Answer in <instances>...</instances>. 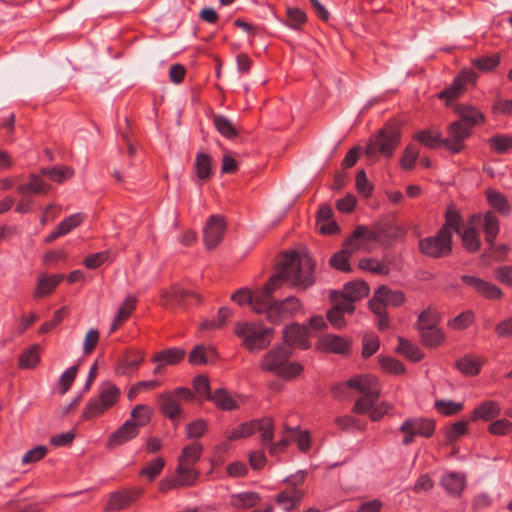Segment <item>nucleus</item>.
<instances>
[{"label": "nucleus", "instance_id": "31", "mask_svg": "<svg viewBox=\"0 0 512 512\" xmlns=\"http://www.w3.org/2000/svg\"><path fill=\"white\" fill-rule=\"evenodd\" d=\"M62 279L63 275H39L37 285L34 291V297L41 298L51 294L62 281Z\"/></svg>", "mask_w": 512, "mask_h": 512}, {"label": "nucleus", "instance_id": "35", "mask_svg": "<svg viewBox=\"0 0 512 512\" xmlns=\"http://www.w3.org/2000/svg\"><path fill=\"white\" fill-rule=\"evenodd\" d=\"M484 360L473 355H465L456 362L457 369L466 376H476L480 373Z\"/></svg>", "mask_w": 512, "mask_h": 512}, {"label": "nucleus", "instance_id": "45", "mask_svg": "<svg viewBox=\"0 0 512 512\" xmlns=\"http://www.w3.org/2000/svg\"><path fill=\"white\" fill-rule=\"evenodd\" d=\"M354 253L348 249V247L344 244V248L335 253L329 260V263L335 269L342 272L351 271V266L349 263V258Z\"/></svg>", "mask_w": 512, "mask_h": 512}, {"label": "nucleus", "instance_id": "32", "mask_svg": "<svg viewBox=\"0 0 512 512\" xmlns=\"http://www.w3.org/2000/svg\"><path fill=\"white\" fill-rule=\"evenodd\" d=\"M208 401L213 402L218 409L223 411H232L239 408L237 401L224 388L216 389Z\"/></svg>", "mask_w": 512, "mask_h": 512}, {"label": "nucleus", "instance_id": "50", "mask_svg": "<svg viewBox=\"0 0 512 512\" xmlns=\"http://www.w3.org/2000/svg\"><path fill=\"white\" fill-rule=\"evenodd\" d=\"M421 341L428 348H435L441 345L445 339L443 332L438 327L420 331Z\"/></svg>", "mask_w": 512, "mask_h": 512}, {"label": "nucleus", "instance_id": "56", "mask_svg": "<svg viewBox=\"0 0 512 512\" xmlns=\"http://www.w3.org/2000/svg\"><path fill=\"white\" fill-rule=\"evenodd\" d=\"M193 388L201 401H208L212 396L209 379L205 375H198L193 379Z\"/></svg>", "mask_w": 512, "mask_h": 512}, {"label": "nucleus", "instance_id": "29", "mask_svg": "<svg viewBox=\"0 0 512 512\" xmlns=\"http://www.w3.org/2000/svg\"><path fill=\"white\" fill-rule=\"evenodd\" d=\"M303 498V491L292 488L279 492L275 497V501L285 511H291L301 503Z\"/></svg>", "mask_w": 512, "mask_h": 512}, {"label": "nucleus", "instance_id": "22", "mask_svg": "<svg viewBox=\"0 0 512 512\" xmlns=\"http://www.w3.org/2000/svg\"><path fill=\"white\" fill-rule=\"evenodd\" d=\"M319 350L326 353L347 354L350 349V340L342 336L327 334L322 336L317 344Z\"/></svg>", "mask_w": 512, "mask_h": 512}, {"label": "nucleus", "instance_id": "43", "mask_svg": "<svg viewBox=\"0 0 512 512\" xmlns=\"http://www.w3.org/2000/svg\"><path fill=\"white\" fill-rule=\"evenodd\" d=\"M214 126L217 131L225 138L231 139L237 136L238 130L229 118L223 115L213 117Z\"/></svg>", "mask_w": 512, "mask_h": 512}, {"label": "nucleus", "instance_id": "63", "mask_svg": "<svg viewBox=\"0 0 512 512\" xmlns=\"http://www.w3.org/2000/svg\"><path fill=\"white\" fill-rule=\"evenodd\" d=\"M84 220L85 215L83 213H75L66 217L58 224L60 234H68L71 230L81 225Z\"/></svg>", "mask_w": 512, "mask_h": 512}, {"label": "nucleus", "instance_id": "54", "mask_svg": "<svg viewBox=\"0 0 512 512\" xmlns=\"http://www.w3.org/2000/svg\"><path fill=\"white\" fill-rule=\"evenodd\" d=\"M255 433V419L241 423L235 427L229 434L228 440L235 441L248 438Z\"/></svg>", "mask_w": 512, "mask_h": 512}, {"label": "nucleus", "instance_id": "26", "mask_svg": "<svg viewBox=\"0 0 512 512\" xmlns=\"http://www.w3.org/2000/svg\"><path fill=\"white\" fill-rule=\"evenodd\" d=\"M50 190V185L42 180L38 174H31L28 182L21 184L17 187V192L20 195H43L47 194Z\"/></svg>", "mask_w": 512, "mask_h": 512}, {"label": "nucleus", "instance_id": "61", "mask_svg": "<svg viewBox=\"0 0 512 512\" xmlns=\"http://www.w3.org/2000/svg\"><path fill=\"white\" fill-rule=\"evenodd\" d=\"M359 268L376 274H388L389 268L382 261L374 258H363L359 261Z\"/></svg>", "mask_w": 512, "mask_h": 512}, {"label": "nucleus", "instance_id": "53", "mask_svg": "<svg viewBox=\"0 0 512 512\" xmlns=\"http://www.w3.org/2000/svg\"><path fill=\"white\" fill-rule=\"evenodd\" d=\"M434 407L438 413L444 416H452L462 411L464 404L462 402L441 399L435 401Z\"/></svg>", "mask_w": 512, "mask_h": 512}, {"label": "nucleus", "instance_id": "52", "mask_svg": "<svg viewBox=\"0 0 512 512\" xmlns=\"http://www.w3.org/2000/svg\"><path fill=\"white\" fill-rule=\"evenodd\" d=\"M165 467V460L162 457H157L148 462L140 471V476L146 477L149 481H153L161 474Z\"/></svg>", "mask_w": 512, "mask_h": 512}, {"label": "nucleus", "instance_id": "41", "mask_svg": "<svg viewBox=\"0 0 512 512\" xmlns=\"http://www.w3.org/2000/svg\"><path fill=\"white\" fill-rule=\"evenodd\" d=\"M260 502V496L256 492H243L233 495L231 505L237 509H248Z\"/></svg>", "mask_w": 512, "mask_h": 512}, {"label": "nucleus", "instance_id": "4", "mask_svg": "<svg viewBox=\"0 0 512 512\" xmlns=\"http://www.w3.org/2000/svg\"><path fill=\"white\" fill-rule=\"evenodd\" d=\"M401 140L400 129L393 124H386L374 136H372L366 146V155L374 158L378 154L390 158Z\"/></svg>", "mask_w": 512, "mask_h": 512}, {"label": "nucleus", "instance_id": "1", "mask_svg": "<svg viewBox=\"0 0 512 512\" xmlns=\"http://www.w3.org/2000/svg\"><path fill=\"white\" fill-rule=\"evenodd\" d=\"M315 261L307 253L287 252L279 263V282L286 280L299 290H306L315 282Z\"/></svg>", "mask_w": 512, "mask_h": 512}, {"label": "nucleus", "instance_id": "15", "mask_svg": "<svg viewBox=\"0 0 512 512\" xmlns=\"http://www.w3.org/2000/svg\"><path fill=\"white\" fill-rule=\"evenodd\" d=\"M477 78L476 73L469 68L462 69L454 78L453 82L438 94V98L444 100L446 104H450L464 93L469 83H474Z\"/></svg>", "mask_w": 512, "mask_h": 512}, {"label": "nucleus", "instance_id": "21", "mask_svg": "<svg viewBox=\"0 0 512 512\" xmlns=\"http://www.w3.org/2000/svg\"><path fill=\"white\" fill-rule=\"evenodd\" d=\"M158 401L161 413L169 418L174 426H178V419L183 411L178 397L174 395L173 391L164 392L158 396Z\"/></svg>", "mask_w": 512, "mask_h": 512}, {"label": "nucleus", "instance_id": "2", "mask_svg": "<svg viewBox=\"0 0 512 512\" xmlns=\"http://www.w3.org/2000/svg\"><path fill=\"white\" fill-rule=\"evenodd\" d=\"M291 354L290 348L282 345L275 346L262 357L260 368L280 378L293 379L302 373L303 366L298 362H290Z\"/></svg>", "mask_w": 512, "mask_h": 512}, {"label": "nucleus", "instance_id": "49", "mask_svg": "<svg viewBox=\"0 0 512 512\" xmlns=\"http://www.w3.org/2000/svg\"><path fill=\"white\" fill-rule=\"evenodd\" d=\"M490 149L498 154H504L512 149V136L497 134L488 139Z\"/></svg>", "mask_w": 512, "mask_h": 512}, {"label": "nucleus", "instance_id": "39", "mask_svg": "<svg viewBox=\"0 0 512 512\" xmlns=\"http://www.w3.org/2000/svg\"><path fill=\"white\" fill-rule=\"evenodd\" d=\"M396 350L398 353L402 354L405 358L412 362H419L424 356L421 349L417 345L411 343L403 337H398V346Z\"/></svg>", "mask_w": 512, "mask_h": 512}, {"label": "nucleus", "instance_id": "10", "mask_svg": "<svg viewBox=\"0 0 512 512\" xmlns=\"http://www.w3.org/2000/svg\"><path fill=\"white\" fill-rule=\"evenodd\" d=\"M347 388L354 389L363 395L379 397L380 388L378 380L372 375H357L351 377L344 383H340L334 387V395L340 397Z\"/></svg>", "mask_w": 512, "mask_h": 512}, {"label": "nucleus", "instance_id": "36", "mask_svg": "<svg viewBox=\"0 0 512 512\" xmlns=\"http://www.w3.org/2000/svg\"><path fill=\"white\" fill-rule=\"evenodd\" d=\"M345 299L357 302L369 294V286L363 281L347 283L341 292Z\"/></svg>", "mask_w": 512, "mask_h": 512}, {"label": "nucleus", "instance_id": "16", "mask_svg": "<svg viewBox=\"0 0 512 512\" xmlns=\"http://www.w3.org/2000/svg\"><path fill=\"white\" fill-rule=\"evenodd\" d=\"M302 310V303L296 297H287L282 301H275L270 308L268 321L272 324H280Z\"/></svg>", "mask_w": 512, "mask_h": 512}, {"label": "nucleus", "instance_id": "40", "mask_svg": "<svg viewBox=\"0 0 512 512\" xmlns=\"http://www.w3.org/2000/svg\"><path fill=\"white\" fill-rule=\"evenodd\" d=\"M483 231L486 242L492 245L499 233V221L493 212L485 213L483 217Z\"/></svg>", "mask_w": 512, "mask_h": 512}, {"label": "nucleus", "instance_id": "18", "mask_svg": "<svg viewBox=\"0 0 512 512\" xmlns=\"http://www.w3.org/2000/svg\"><path fill=\"white\" fill-rule=\"evenodd\" d=\"M161 298L163 305L170 308L184 307L190 298L195 299L196 302L200 301L198 293L183 289L180 286H172L169 290L162 291Z\"/></svg>", "mask_w": 512, "mask_h": 512}, {"label": "nucleus", "instance_id": "64", "mask_svg": "<svg viewBox=\"0 0 512 512\" xmlns=\"http://www.w3.org/2000/svg\"><path fill=\"white\" fill-rule=\"evenodd\" d=\"M463 246L470 252H476L480 247V238L474 228H468L462 235Z\"/></svg>", "mask_w": 512, "mask_h": 512}, {"label": "nucleus", "instance_id": "17", "mask_svg": "<svg viewBox=\"0 0 512 512\" xmlns=\"http://www.w3.org/2000/svg\"><path fill=\"white\" fill-rule=\"evenodd\" d=\"M226 229L225 219L220 215H212L203 230V238L206 248L216 247L224 236Z\"/></svg>", "mask_w": 512, "mask_h": 512}, {"label": "nucleus", "instance_id": "14", "mask_svg": "<svg viewBox=\"0 0 512 512\" xmlns=\"http://www.w3.org/2000/svg\"><path fill=\"white\" fill-rule=\"evenodd\" d=\"M470 126L462 121H454L447 127V137L443 138L444 147L451 153H459L465 147V141L471 135Z\"/></svg>", "mask_w": 512, "mask_h": 512}, {"label": "nucleus", "instance_id": "55", "mask_svg": "<svg viewBox=\"0 0 512 512\" xmlns=\"http://www.w3.org/2000/svg\"><path fill=\"white\" fill-rule=\"evenodd\" d=\"M438 322H439L438 313L434 310L428 309L426 311H423L419 315L418 321H417V329L419 330V332L427 330V329H432V328L437 327Z\"/></svg>", "mask_w": 512, "mask_h": 512}, {"label": "nucleus", "instance_id": "28", "mask_svg": "<svg viewBox=\"0 0 512 512\" xmlns=\"http://www.w3.org/2000/svg\"><path fill=\"white\" fill-rule=\"evenodd\" d=\"M455 111L460 117L458 121H462V123L470 126L471 131L475 125L483 124L485 122L484 114L474 106L458 105L455 108Z\"/></svg>", "mask_w": 512, "mask_h": 512}, {"label": "nucleus", "instance_id": "13", "mask_svg": "<svg viewBox=\"0 0 512 512\" xmlns=\"http://www.w3.org/2000/svg\"><path fill=\"white\" fill-rule=\"evenodd\" d=\"M405 302L402 291L392 290L388 286H380L369 300V308L372 312L383 313L387 306L398 307Z\"/></svg>", "mask_w": 512, "mask_h": 512}, {"label": "nucleus", "instance_id": "58", "mask_svg": "<svg viewBox=\"0 0 512 512\" xmlns=\"http://www.w3.org/2000/svg\"><path fill=\"white\" fill-rule=\"evenodd\" d=\"M445 224L441 229H446L447 232L452 236V231L460 233V227L462 223L461 216L455 208H449L445 215Z\"/></svg>", "mask_w": 512, "mask_h": 512}, {"label": "nucleus", "instance_id": "11", "mask_svg": "<svg viewBox=\"0 0 512 512\" xmlns=\"http://www.w3.org/2000/svg\"><path fill=\"white\" fill-rule=\"evenodd\" d=\"M143 494L144 489L140 487H127L111 492L108 496L104 511L117 512L125 510L138 501Z\"/></svg>", "mask_w": 512, "mask_h": 512}, {"label": "nucleus", "instance_id": "9", "mask_svg": "<svg viewBox=\"0 0 512 512\" xmlns=\"http://www.w3.org/2000/svg\"><path fill=\"white\" fill-rule=\"evenodd\" d=\"M200 472L193 466L177 464L175 475L165 477L159 483V490L166 493L170 490L194 486Z\"/></svg>", "mask_w": 512, "mask_h": 512}, {"label": "nucleus", "instance_id": "42", "mask_svg": "<svg viewBox=\"0 0 512 512\" xmlns=\"http://www.w3.org/2000/svg\"><path fill=\"white\" fill-rule=\"evenodd\" d=\"M40 346L37 344L32 345L25 350L19 357L18 365L23 369H31L38 365L40 361Z\"/></svg>", "mask_w": 512, "mask_h": 512}, {"label": "nucleus", "instance_id": "38", "mask_svg": "<svg viewBox=\"0 0 512 512\" xmlns=\"http://www.w3.org/2000/svg\"><path fill=\"white\" fill-rule=\"evenodd\" d=\"M260 433V444L268 446L274 438V422L270 417L255 419V432Z\"/></svg>", "mask_w": 512, "mask_h": 512}, {"label": "nucleus", "instance_id": "37", "mask_svg": "<svg viewBox=\"0 0 512 512\" xmlns=\"http://www.w3.org/2000/svg\"><path fill=\"white\" fill-rule=\"evenodd\" d=\"M185 357V350L179 347L164 349L154 355L153 362H163L166 365H176Z\"/></svg>", "mask_w": 512, "mask_h": 512}, {"label": "nucleus", "instance_id": "60", "mask_svg": "<svg viewBox=\"0 0 512 512\" xmlns=\"http://www.w3.org/2000/svg\"><path fill=\"white\" fill-rule=\"evenodd\" d=\"M208 430V423L204 419H197L187 424L186 437L189 439H199Z\"/></svg>", "mask_w": 512, "mask_h": 512}, {"label": "nucleus", "instance_id": "6", "mask_svg": "<svg viewBox=\"0 0 512 512\" xmlns=\"http://www.w3.org/2000/svg\"><path fill=\"white\" fill-rule=\"evenodd\" d=\"M387 229L383 226L368 227L365 225L357 226L351 236L345 242L350 251L356 253L358 251L370 252V243L377 242L386 244L384 237Z\"/></svg>", "mask_w": 512, "mask_h": 512}, {"label": "nucleus", "instance_id": "46", "mask_svg": "<svg viewBox=\"0 0 512 512\" xmlns=\"http://www.w3.org/2000/svg\"><path fill=\"white\" fill-rule=\"evenodd\" d=\"M286 17V26L293 30H299L307 21L306 13L298 7L288 6L286 8Z\"/></svg>", "mask_w": 512, "mask_h": 512}, {"label": "nucleus", "instance_id": "25", "mask_svg": "<svg viewBox=\"0 0 512 512\" xmlns=\"http://www.w3.org/2000/svg\"><path fill=\"white\" fill-rule=\"evenodd\" d=\"M501 413V408L496 401H484L474 408L471 413V421L476 422L479 420L488 422L498 417Z\"/></svg>", "mask_w": 512, "mask_h": 512}, {"label": "nucleus", "instance_id": "44", "mask_svg": "<svg viewBox=\"0 0 512 512\" xmlns=\"http://www.w3.org/2000/svg\"><path fill=\"white\" fill-rule=\"evenodd\" d=\"M130 419L137 425V429L146 426L152 417V409L144 404L136 405L130 413Z\"/></svg>", "mask_w": 512, "mask_h": 512}, {"label": "nucleus", "instance_id": "59", "mask_svg": "<svg viewBox=\"0 0 512 512\" xmlns=\"http://www.w3.org/2000/svg\"><path fill=\"white\" fill-rule=\"evenodd\" d=\"M43 175H47L51 180L62 183L66 179H69L73 175V170L69 167H52L43 168L41 170Z\"/></svg>", "mask_w": 512, "mask_h": 512}, {"label": "nucleus", "instance_id": "3", "mask_svg": "<svg viewBox=\"0 0 512 512\" xmlns=\"http://www.w3.org/2000/svg\"><path fill=\"white\" fill-rule=\"evenodd\" d=\"M234 334L241 340L243 347L254 353L264 350L271 344L275 330L260 321L237 322Z\"/></svg>", "mask_w": 512, "mask_h": 512}, {"label": "nucleus", "instance_id": "51", "mask_svg": "<svg viewBox=\"0 0 512 512\" xmlns=\"http://www.w3.org/2000/svg\"><path fill=\"white\" fill-rule=\"evenodd\" d=\"M487 201L494 209L503 215H508L510 212V205L507 198L500 192L488 190L486 192Z\"/></svg>", "mask_w": 512, "mask_h": 512}, {"label": "nucleus", "instance_id": "12", "mask_svg": "<svg viewBox=\"0 0 512 512\" xmlns=\"http://www.w3.org/2000/svg\"><path fill=\"white\" fill-rule=\"evenodd\" d=\"M281 286L279 276H271L268 282L258 291L252 292L251 308L257 314L265 313L268 318L269 310L274 305L273 292Z\"/></svg>", "mask_w": 512, "mask_h": 512}, {"label": "nucleus", "instance_id": "27", "mask_svg": "<svg viewBox=\"0 0 512 512\" xmlns=\"http://www.w3.org/2000/svg\"><path fill=\"white\" fill-rule=\"evenodd\" d=\"M441 485L449 495L460 497L465 488L466 480L462 474L449 472L443 475Z\"/></svg>", "mask_w": 512, "mask_h": 512}, {"label": "nucleus", "instance_id": "57", "mask_svg": "<svg viewBox=\"0 0 512 512\" xmlns=\"http://www.w3.org/2000/svg\"><path fill=\"white\" fill-rule=\"evenodd\" d=\"M379 365L387 373L400 375L405 372V367L401 361L390 356H380Z\"/></svg>", "mask_w": 512, "mask_h": 512}, {"label": "nucleus", "instance_id": "47", "mask_svg": "<svg viewBox=\"0 0 512 512\" xmlns=\"http://www.w3.org/2000/svg\"><path fill=\"white\" fill-rule=\"evenodd\" d=\"M211 162V157L208 154L204 152L197 153L194 168L196 175L200 180H206L210 177Z\"/></svg>", "mask_w": 512, "mask_h": 512}, {"label": "nucleus", "instance_id": "5", "mask_svg": "<svg viewBox=\"0 0 512 512\" xmlns=\"http://www.w3.org/2000/svg\"><path fill=\"white\" fill-rule=\"evenodd\" d=\"M120 389L110 381L104 382L99 388L98 396L91 398L82 411L81 418L88 421L103 415L119 401Z\"/></svg>", "mask_w": 512, "mask_h": 512}, {"label": "nucleus", "instance_id": "62", "mask_svg": "<svg viewBox=\"0 0 512 512\" xmlns=\"http://www.w3.org/2000/svg\"><path fill=\"white\" fill-rule=\"evenodd\" d=\"M475 316L471 310L464 311L448 322L454 330H464L474 322Z\"/></svg>", "mask_w": 512, "mask_h": 512}, {"label": "nucleus", "instance_id": "33", "mask_svg": "<svg viewBox=\"0 0 512 512\" xmlns=\"http://www.w3.org/2000/svg\"><path fill=\"white\" fill-rule=\"evenodd\" d=\"M203 445L194 441L183 447L181 454L178 457V464L193 466L200 460L203 453Z\"/></svg>", "mask_w": 512, "mask_h": 512}, {"label": "nucleus", "instance_id": "7", "mask_svg": "<svg viewBox=\"0 0 512 512\" xmlns=\"http://www.w3.org/2000/svg\"><path fill=\"white\" fill-rule=\"evenodd\" d=\"M436 429L435 421L426 417H410L405 419L399 427L403 434L402 444L410 445L416 437L430 438Z\"/></svg>", "mask_w": 512, "mask_h": 512}, {"label": "nucleus", "instance_id": "34", "mask_svg": "<svg viewBox=\"0 0 512 512\" xmlns=\"http://www.w3.org/2000/svg\"><path fill=\"white\" fill-rule=\"evenodd\" d=\"M414 139L431 149H437L441 146L444 147L441 132L434 128L420 130L414 135Z\"/></svg>", "mask_w": 512, "mask_h": 512}, {"label": "nucleus", "instance_id": "48", "mask_svg": "<svg viewBox=\"0 0 512 512\" xmlns=\"http://www.w3.org/2000/svg\"><path fill=\"white\" fill-rule=\"evenodd\" d=\"M468 431L467 421L460 420L450 426L445 427L443 434L446 443L458 441Z\"/></svg>", "mask_w": 512, "mask_h": 512}, {"label": "nucleus", "instance_id": "8", "mask_svg": "<svg viewBox=\"0 0 512 512\" xmlns=\"http://www.w3.org/2000/svg\"><path fill=\"white\" fill-rule=\"evenodd\" d=\"M420 252L431 258L448 256L452 251V239L446 229H440L436 235L423 238L418 244Z\"/></svg>", "mask_w": 512, "mask_h": 512}, {"label": "nucleus", "instance_id": "19", "mask_svg": "<svg viewBox=\"0 0 512 512\" xmlns=\"http://www.w3.org/2000/svg\"><path fill=\"white\" fill-rule=\"evenodd\" d=\"M461 280L465 285L473 288L477 293L488 300H499L503 296L499 287L479 277L463 275Z\"/></svg>", "mask_w": 512, "mask_h": 512}, {"label": "nucleus", "instance_id": "24", "mask_svg": "<svg viewBox=\"0 0 512 512\" xmlns=\"http://www.w3.org/2000/svg\"><path fill=\"white\" fill-rule=\"evenodd\" d=\"M139 434L137 425L132 420H126L109 438L108 446H120Z\"/></svg>", "mask_w": 512, "mask_h": 512}, {"label": "nucleus", "instance_id": "23", "mask_svg": "<svg viewBox=\"0 0 512 512\" xmlns=\"http://www.w3.org/2000/svg\"><path fill=\"white\" fill-rule=\"evenodd\" d=\"M144 357V352L140 350H134L127 353L116 364L115 373L117 375H128L136 371L144 361Z\"/></svg>", "mask_w": 512, "mask_h": 512}, {"label": "nucleus", "instance_id": "20", "mask_svg": "<svg viewBox=\"0 0 512 512\" xmlns=\"http://www.w3.org/2000/svg\"><path fill=\"white\" fill-rule=\"evenodd\" d=\"M283 340L290 347L302 350L310 347L307 328L297 323L288 325L283 329Z\"/></svg>", "mask_w": 512, "mask_h": 512}, {"label": "nucleus", "instance_id": "30", "mask_svg": "<svg viewBox=\"0 0 512 512\" xmlns=\"http://www.w3.org/2000/svg\"><path fill=\"white\" fill-rule=\"evenodd\" d=\"M137 304V298L134 295H128L122 304L120 305L119 309L117 310L111 328L110 332L115 331L118 327H120L127 319L131 316L133 311L136 308Z\"/></svg>", "mask_w": 512, "mask_h": 512}]
</instances>
